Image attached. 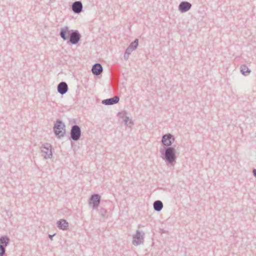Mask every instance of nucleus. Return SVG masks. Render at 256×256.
<instances>
[{
  "label": "nucleus",
  "instance_id": "39448f33",
  "mask_svg": "<svg viewBox=\"0 0 256 256\" xmlns=\"http://www.w3.org/2000/svg\"><path fill=\"white\" fill-rule=\"evenodd\" d=\"M174 141V136L172 134L170 133L164 134L162 137V147H172V146Z\"/></svg>",
  "mask_w": 256,
  "mask_h": 256
},
{
  "label": "nucleus",
  "instance_id": "4468645a",
  "mask_svg": "<svg viewBox=\"0 0 256 256\" xmlns=\"http://www.w3.org/2000/svg\"><path fill=\"white\" fill-rule=\"evenodd\" d=\"M92 71L94 74L98 76L102 72V67L100 64H96L93 65Z\"/></svg>",
  "mask_w": 256,
  "mask_h": 256
},
{
  "label": "nucleus",
  "instance_id": "20e7f679",
  "mask_svg": "<svg viewBox=\"0 0 256 256\" xmlns=\"http://www.w3.org/2000/svg\"><path fill=\"white\" fill-rule=\"evenodd\" d=\"M145 234L143 231L137 230L135 234L132 235V243L135 246L142 244L144 242Z\"/></svg>",
  "mask_w": 256,
  "mask_h": 256
},
{
  "label": "nucleus",
  "instance_id": "6ab92c4d",
  "mask_svg": "<svg viewBox=\"0 0 256 256\" xmlns=\"http://www.w3.org/2000/svg\"><path fill=\"white\" fill-rule=\"evenodd\" d=\"M10 240L6 236H2L0 238V244L6 246L10 242Z\"/></svg>",
  "mask_w": 256,
  "mask_h": 256
},
{
  "label": "nucleus",
  "instance_id": "dca6fc26",
  "mask_svg": "<svg viewBox=\"0 0 256 256\" xmlns=\"http://www.w3.org/2000/svg\"><path fill=\"white\" fill-rule=\"evenodd\" d=\"M138 39H136L127 48L126 51L128 53L130 52L131 54L133 50H134L138 48Z\"/></svg>",
  "mask_w": 256,
  "mask_h": 256
},
{
  "label": "nucleus",
  "instance_id": "0eeeda50",
  "mask_svg": "<svg viewBox=\"0 0 256 256\" xmlns=\"http://www.w3.org/2000/svg\"><path fill=\"white\" fill-rule=\"evenodd\" d=\"M100 202V196L98 194H92L88 200V204L93 209L97 208Z\"/></svg>",
  "mask_w": 256,
  "mask_h": 256
},
{
  "label": "nucleus",
  "instance_id": "393cba45",
  "mask_svg": "<svg viewBox=\"0 0 256 256\" xmlns=\"http://www.w3.org/2000/svg\"><path fill=\"white\" fill-rule=\"evenodd\" d=\"M130 54V53H128L126 51L125 52L124 54V59L126 60H127L128 59L129 56Z\"/></svg>",
  "mask_w": 256,
  "mask_h": 256
},
{
  "label": "nucleus",
  "instance_id": "6e6552de",
  "mask_svg": "<svg viewBox=\"0 0 256 256\" xmlns=\"http://www.w3.org/2000/svg\"><path fill=\"white\" fill-rule=\"evenodd\" d=\"M72 30L68 26H65L61 28L60 35L64 40H68L70 38Z\"/></svg>",
  "mask_w": 256,
  "mask_h": 256
},
{
  "label": "nucleus",
  "instance_id": "9d476101",
  "mask_svg": "<svg viewBox=\"0 0 256 256\" xmlns=\"http://www.w3.org/2000/svg\"><path fill=\"white\" fill-rule=\"evenodd\" d=\"M192 6V5L190 2L183 1L180 4L178 10L180 12L184 13L188 11L191 8Z\"/></svg>",
  "mask_w": 256,
  "mask_h": 256
},
{
  "label": "nucleus",
  "instance_id": "ddd939ff",
  "mask_svg": "<svg viewBox=\"0 0 256 256\" xmlns=\"http://www.w3.org/2000/svg\"><path fill=\"white\" fill-rule=\"evenodd\" d=\"M120 98L118 96H114L113 98L102 100V103L105 105H112L117 104Z\"/></svg>",
  "mask_w": 256,
  "mask_h": 256
},
{
  "label": "nucleus",
  "instance_id": "c85d7f7f",
  "mask_svg": "<svg viewBox=\"0 0 256 256\" xmlns=\"http://www.w3.org/2000/svg\"><path fill=\"white\" fill-rule=\"evenodd\" d=\"M4 254H0V256H3Z\"/></svg>",
  "mask_w": 256,
  "mask_h": 256
},
{
  "label": "nucleus",
  "instance_id": "412c9836",
  "mask_svg": "<svg viewBox=\"0 0 256 256\" xmlns=\"http://www.w3.org/2000/svg\"><path fill=\"white\" fill-rule=\"evenodd\" d=\"M107 213V210L106 208H101L99 210V214L103 218H105Z\"/></svg>",
  "mask_w": 256,
  "mask_h": 256
},
{
  "label": "nucleus",
  "instance_id": "f257e3e1",
  "mask_svg": "<svg viewBox=\"0 0 256 256\" xmlns=\"http://www.w3.org/2000/svg\"><path fill=\"white\" fill-rule=\"evenodd\" d=\"M159 152L160 158L168 166H174L177 159L178 152L174 147H160Z\"/></svg>",
  "mask_w": 256,
  "mask_h": 256
},
{
  "label": "nucleus",
  "instance_id": "4be33fe9",
  "mask_svg": "<svg viewBox=\"0 0 256 256\" xmlns=\"http://www.w3.org/2000/svg\"><path fill=\"white\" fill-rule=\"evenodd\" d=\"M118 116L120 118H122L123 120L124 118V117L128 116L127 112L124 110L118 112Z\"/></svg>",
  "mask_w": 256,
  "mask_h": 256
},
{
  "label": "nucleus",
  "instance_id": "bb28decb",
  "mask_svg": "<svg viewBox=\"0 0 256 256\" xmlns=\"http://www.w3.org/2000/svg\"><path fill=\"white\" fill-rule=\"evenodd\" d=\"M55 235V234H54V235H51V234H49L48 235V236L50 238V239L51 240H52V238H53V236Z\"/></svg>",
  "mask_w": 256,
  "mask_h": 256
},
{
  "label": "nucleus",
  "instance_id": "1a4fd4ad",
  "mask_svg": "<svg viewBox=\"0 0 256 256\" xmlns=\"http://www.w3.org/2000/svg\"><path fill=\"white\" fill-rule=\"evenodd\" d=\"M69 39L72 44H76L80 40V34L78 30H73L72 32Z\"/></svg>",
  "mask_w": 256,
  "mask_h": 256
},
{
  "label": "nucleus",
  "instance_id": "2eb2a0df",
  "mask_svg": "<svg viewBox=\"0 0 256 256\" xmlns=\"http://www.w3.org/2000/svg\"><path fill=\"white\" fill-rule=\"evenodd\" d=\"M57 226L62 230H66L68 226V223L66 220L61 219L57 222Z\"/></svg>",
  "mask_w": 256,
  "mask_h": 256
},
{
  "label": "nucleus",
  "instance_id": "9b49d317",
  "mask_svg": "<svg viewBox=\"0 0 256 256\" xmlns=\"http://www.w3.org/2000/svg\"><path fill=\"white\" fill-rule=\"evenodd\" d=\"M72 10L75 14H79L82 10V4L81 2L76 1L72 6Z\"/></svg>",
  "mask_w": 256,
  "mask_h": 256
},
{
  "label": "nucleus",
  "instance_id": "a211bd4d",
  "mask_svg": "<svg viewBox=\"0 0 256 256\" xmlns=\"http://www.w3.org/2000/svg\"><path fill=\"white\" fill-rule=\"evenodd\" d=\"M241 73L244 76H248L251 70L246 64H242L240 68Z\"/></svg>",
  "mask_w": 256,
  "mask_h": 256
},
{
  "label": "nucleus",
  "instance_id": "aec40b11",
  "mask_svg": "<svg viewBox=\"0 0 256 256\" xmlns=\"http://www.w3.org/2000/svg\"><path fill=\"white\" fill-rule=\"evenodd\" d=\"M123 120L125 122L126 125L129 127H130L134 124L132 120L130 119L128 116L124 117V118Z\"/></svg>",
  "mask_w": 256,
  "mask_h": 256
},
{
  "label": "nucleus",
  "instance_id": "f03ea898",
  "mask_svg": "<svg viewBox=\"0 0 256 256\" xmlns=\"http://www.w3.org/2000/svg\"><path fill=\"white\" fill-rule=\"evenodd\" d=\"M42 156L46 160L52 157V146L50 144L46 143L40 147Z\"/></svg>",
  "mask_w": 256,
  "mask_h": 256
},
{
  "label": "nucleus",
  "instance_id": "7ed1b4c3",
  "mask_svg": "<svg viewBox=\"0 0 256 256\" xmlns=\"http://www.w3.org/2000/svg\"><path fill=\"white\" fill-rule=\"evenodd\" d=\"M54 130L58 138L64 136L66 133L64 124L61 120H57L54 125Z\"/></svg>",
  "mask_w": 256,
  "mask_h": 256
},
{
  "label": "nucleus",
  "instance_id": "b1692460",
  "mask_svg": "<svg viewBox=\"0 0 256 256\" xmlns=\"http://www.w3.org/2000/svg\"><path fill=\"white\" fill-rule=\"evenodd\" d=\"M6 252V248L4 246L0 244V254H4Z\"/></svg>",
  "mask_w": 256,
  "mask_h": 256
},
{
  "label": "nucleus",
  "instance_id": "f8f14e48",
  "mask_svg": "<svg viewBox=\"0 0 256 256\" xmlns=\"http://www.w3.org/2000/svg\"><path fill=\"white\" fill-rule=\"evenodd\" d=\"M68 90V86L66 82H62L58 86V92L63 95Z\"/></svg>",
  "mask_w": 256,
  "mask_h": 256
},
{
  "label": "nucleus",
  "instance_id": "5701e85b",
  "mask_svg": "<svg viewBox=\"0 0 256 256\" xmlns=\"http://www.w3.org/2000/svg\"><path fill=\"white\" fill-rule=\"evenodd\" d=\"M118 116L120 118H122L123 120L124 118V117L128 116L127 112L124 110L118 112Z\"/></svg>",
  "mask_w": 256,
  "mask_h": 256
},
{
  "label": "nucleus",
  "instance_id": "f3484780",
  "mask_svg": "<svg viewBox=\"0 0 256 256\" xmlns=\"http://www.w3.org/2000/svg\"><path fill=\"white\" fill-rule=\"evenodd\" d=\"M163 204L160 200H156L154 202V210L156 212H160L163 208Z\"/></svg>",
  "mask_w": 256,
  "mask_h": 256
},
{
  "label": "nucleus",
  "instance_id": "a878e982",
  "mask_svg": "<svg viewBox=\"0 0 256 256\" xmlns=\"http://www.w3.org/2000/svg\"><path fill=\"white\" fill-rule=\"evenodd\" d=\"M254 176L256 178V170L254 169L252 170Z\"/></svg>",
  "mask_w": 256,
  "mask_h": 256
},
{
  "label": "nucleus",
  "instance_id": "cd10ccee",
  "mask_svg": "<svg viewBox=\"0 0 256 256\" xmlns=\"http://www.w3.org/2000/svg\"><path fill=\"white\" fill-rule=\"evenodd\" d=\"M160 230L162 231V233L166 232L163 230Z\"/></svg>",
  "mask_w": 256,
  "mask_h": 256
},
{
  "label": "nucleus",
  "instance_id": "423d86ee",
  "mask_svg": "<svg viewBox=\"0 0 256 256\" xmlns=\"http://www.w3.org/2000/svg\"><path fill=\"white\" fill-rule=\"evenodd\" d=\"M70 134V138L72 140L74 141L79 140L81 136V130L80 126L78 125L72 126Z\"/></svg>",
  "mask_w": 256,
  "mask_h": 256
}]
</instances>
